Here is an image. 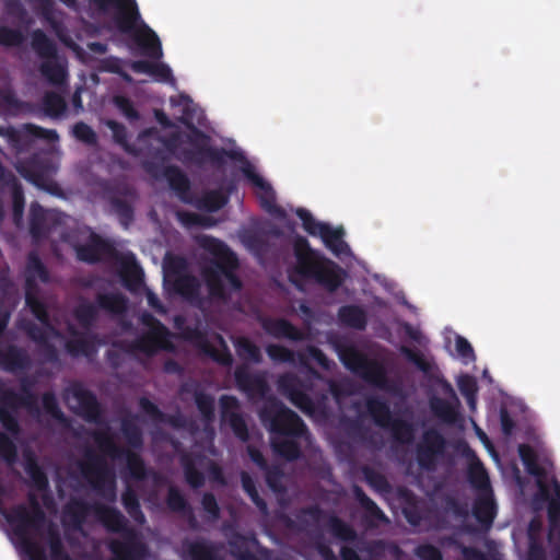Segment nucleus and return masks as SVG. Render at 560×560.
I'll list each match as a JSON object with an SVG mask.
<instances>
[{
	"label": "nucleus",
	"instance_id": "obj_1",
	"mask_svg": "<svg viewBox=\"0 0 560 560\" xmlns=\"http://www.w3.org/2000/svg\"><path fill=\"white\" fill-rule=\"evenodd\" d=\"M5 523L1 526L7 532L13 545L23 556V560H45L42 542L49 546L50 560H69L59 549L50 526H48L39 510L31 505L27 511L4 515Z\"/></svg>",
	"mask_w": 560,
	"mask_h": 560
},
{
	"label": "nucleus",
	"instance_id": "obj_2",
	"mask_svg": "<svg viewBox=\"0 0 560 560\" xmlns=\"http://www.w3.org/2000/svg\"><path fill=\"white\" fill-rule=\"evenodd\" d=\"M95 9L107 11L115 8L118 13L119 27L130 33L147 55L156 59L163 56L160 38L141 19L135 0H90Z\"/></svg>",
	"mask_w": 560,
	"mask_h": 560
},
{
	"label": "nucleus",
	"instance_id": "obj_3",
	"mask_svg": "<svg viewBox=\"0 0 560 560\" xmlns=\"http://www.w3.org/2000/svg\"><path fill=\"white\" fill-rule=\"evenodd\" d=\"M295 259L296 265L289 277L296 284L304 278H313L334 289L342 280L341 271L332 262L324 259L318 253L310 249L303 241H300L295 246Z\"/></svg>",
	"mask_w": 560,
	"mask_h": 560
},
{
	"label": "nucleus",
	"instance_id": "obj_4",
	"mask_svg": "<svg viewBox=\"0 0 560 560\" xmlns=\"http://www.w3.org/2000/svg\"><path fill=\"white\" fill-rule=\"evenodd\" d=\"M207 249L215 259L218 270L207 273L206 281L212 294H223L225 287L237 289L238 282L233 276L231 269L236 265L234 255L219 241L207 240Z\"/></svg>",
	"mask_w": 560,
	"mask_h": 560
},
{
	"label": "nucleus",
	"instance_id": "obj_5",
	"mask_svg": "<svg viewBox=\"0 0 560 560\" xmlns=\"http://www.w3.org/2000/svg\"><path fill=\"white\" fill-rule=\"evenodd\" d=\"M520 455L528 471L537 477L540 495L548 504L549 516L553 523L560 512V487L549 477L548 465H538L537 454L532 447L520 446Z\"/></svg>",
	"mask_w": 560,
	"mask_h": 560
},
{
	"label": "nucleus",
	"instance_id": "obj_6",
	"mask_svg": "<svg viewBox=\"0 0 560 560\" xmlns=\"http://www.w3.org/2000/svg\"><path fill=\"white\" fill-rule=\"evenodd\" d=\"M296 215L301 219L304 230L312 235L320 237L336 256L349 255V248L342 240L341 229H334L325 223L315 221L312 214L302 208L296 209Z\"/></svg>",
	"mask_w": 560,
	"mask_h": 560
},
{
	"label": "nucleus",
	"instance_id": "obj_7",
	"mask_svg": "<svg viewBox=\"0 0 560 560\" xmlns=\"http://www.w3.org/2000/svg\"><path fill=\"white\" fill-rule=\"evenodd\" d=\"M241 170L246 176L248 183L254 188L256 195L260 199L264 208L268 211H277L279 214L287 217V212L276 205L275 191L270 184L257 172L256 167L247 162L241 161Z\"/></svg>",
	"mask_w": 560,
	"mask_h": 560
},
{
	"label": "nucleus",
	"instance_id": "obj_8",
	"mask_svg": "<svg viewBox=\"0 0 560 560\" xmlns=\"http://www.w3.org/2000/svg\"><path fill=\"white\" fill-rule=\"evenodd\" d=\"M184 262L179 258L166 257L163 265L164 283L166 288L183 295H191L195 280L188 277L184 271Z\"/></svg>",
	"mask_w": 560,
	"mask_h": 560
},
{
	"label": "nucleus",
	"instance_id": "obj_9",
	"mask_svg": "<svg viewBox=\"0 0 560 560\" xmlns=\"http://www.w3.org/2000/svg\"><path fill=\"white\" fill-rule=\"evenodd\" d=\"M143 325L144 337L139 345L143 351L152 352L156 349H166L171 346L164 327L151 318H144Z\"/></svg>",
	"mask_w": 560,
	"mask_h": 560
},
{
	"label": "nucleus",
	"instance_id": "obj_10",
	"mask_svg": "<svg viewBox=\"0 0 560 560\" xmlns=\"http://www.w3.org/2000/svg\"><path fill=\"white\" fill-rule=\"evenodd\" d=\"M34 44L43 55H47L49 57L43 65L44 74L54 82H61L65 77L63 66L55 56H52V48L46 37L42 34L36 35Z\"/></svg>",
	"mask_w": 560,
	"mask_h": 560
},
{
	"label": "nucleus",
	"instance_id": "obj_11",
	"mask_svg": "<svg viewBox=\"0 0 560 560\" xmlns=\"http://www.w3.org/2000/svg\"><path fill=\"white\" fill-rule=\"evenodd\" d=\"M275 407L277 415L269 423L272 431L285 435H295L302 432V423L296 415L285 408Z\"/></svg>",
	"mask_w": 560,
	"mask_h": 560
},
{
	"label": "nucleus",
	"instance_id": "obj_12",
	"mask_svg": "<svg viewBox=\"0 0 560 560\" xmlns=\"http://www.w3.org/2000/svg\"><path fill=\"white\" fill-rule=\"evenodd\" d=\"M444 339L445 347L453 357L464 363H469L475 360L474 350L464 337L457 335L452 329H445Z\"/></svg>",
	"mask_w": 560,
	"mask_h": 560
},
{
	"label": "nucleus",
	"instance_id": "obj_13",
	"mask_svg": "<svg viewBox=\"0 0 560 560\" xmlns=\"http://www.w3.org/2000/svg\"><path fill=\"white\" fill-rule=\"evenodd\" d=\"M136 72L148 74L159 82H173L171 68L162 62L138 61L132 65Z\"/></svg>",
	"mask_w": 560,
	"mask_h": 560
},
{
	"label": "nucleus",
	"instance_id": "obj_14",
	"mask_svg": "<svg viewBox=\"0 0 560 560\" xmlns=\"http://www.w3.org/2000/svg\"><path fill=\"white\" fill-rule=\"evenodd\" d=\"M0 420L8 431V433L0 434V454L7 459L11 460L14 454V445L11 435L15 432V421L7 416L4 412H0Z\"/></svg>",
	"mask_w": 560,
	"mask_h": 560
},
{
	"label": "nucleus",
	"instance_id": "obj_15",
	"mask_svg": "<svg viewBox=\"0 0 560 560\" xmlns=\"http://www.w3.org/2000/svg\"><path fill=\"white\" fill-rule=\"evenodd\" d=\"M121 276L131 290H137L142 283V270L132 256H127L121 269Z\"/></svg>",
	"mask_w": 560,
	"mask_h": 560
},
{
	"label": "nucleus",
	"instance_id": "obj_16",
	"mask_svg": "<svg viewBox=\"0 0 560 560\" xmlns=\"http://www.w3.org/2000/svg\"><path fill=\"white\" fill-rule=\"evenodd\" d=\"M458 387L463 395L466 396L469 408L471 411L476 410V393L477 384L474 377L468 375H462L457 381Z\"/></svg>",
	"mask_w": 560,
	"mask_h": 560
},
{
	"label": "nucleus",
	"instance_id": "obj_17",
	"mask_svg": "<svg viewBox=\"0 0 560 560\" xmlns=\"http://www.w3.org/2000/svg\"><path fill=\"white\" fill-rule=\"evenodd\" d=\"M342 322L353 327H362L364 324V315L362 311L354 306L343 307L340 311Z\"/></svg>",
	"mask_w": 560,
	"mask_h": 560
},
{
	"label": "nucleus",
	"instance_id": "obj_18",
	"mask_svg": "<svg viewBox=\"0 0 560 560\" xmlns=\"http://www.w3.org/2000/svg\"><path fill=\"white\" fill-rule=\"evenodd\" d=\"M476 517L483 524H488L494 516V505L490 498L481 500L475 509Z\"/></svg>",
	"mask_w": 560,
	"mask_h": 560
},
{
	"label": "nucleus",
	"instance_id": "obj_19",
	"mask_svg": "<svg viewBox=\"0 0 560 560\" xmlns=\"http://www.w3.org/2000/svg\"><path fill=\"white\" fill-rule=\"evenodd\" d=\"M267 330L279 337L298 338V331L284 320H277L269 323L266 326Z\"/></svg>",
	"mask_w": 560,
	"mask_h": 560
},
{
	"label": "nucleus",
	"instance_id": "obj_20",
	"mask_svg": "<svg viewBox=\"0 0 560 560\" xmlns=\"http://www.w3.org/2000/svg\"><path fill=\"white\" fill-rule=\"evenodd\" d=\"M280 436H275L272 439L273 446L276 450L288 458H293L298 455V448L292 439L285 438L283 442L279 441Z\"/></svg>",
	"mask_w": 560,
	"mask_h": 560
},
{
	"label": "nucleus",
	"instance_id": "obj_21",
	"mask_svg": "<svg viewBox=\"0 0 560 560\" xmlns=\"http://www.w3.org/2000/svg\"><path fill=\"white\" fill-rule=\"evenodd\" d=\"M433 409L445 421H453L456 418V410L452 406H440L439 402H434Z\"/></svg>",
	"mask_w": 560,
	"mask_h": 560
},
{
	"label": "nucleus",
	"instance_id": "obj_22",
	"mask_svg": "<svg viewBox=\"0 0 560 560\" xmlns=\"http://www.w3.org/2000/svg\"><path fill=\"white\" fill-rule=\"evenodd\" d=\"M27 471H28L30 476L32 477L33 482L36 485V487L38 489L44 488V486L46 485L45 477L33 463H30L27 465Z\"/></svg>",
	"mask_w": 560,
	"mask_h": 560
},
{
	"label": "nucleus",
	"instance_id": "obj_23",
	"mask_svg": "<svg viewBox=\"0 0 560 560\" xmlns=\"http://www.w3.org/2000/svg\"><path fill=\"white\" fill-rule=\"evenodd\" d=\"M341 360L345 362L347 366H349L352 370H359L362 365V358L354 352L350 353H342Z\"/></svg>",
	"mask_w": 560,
	"mask_h": 560
},
{
	"label": "nucleus",
	"instance_id": "obj_24",
	"mask_svg": "<svg viewBox=\"0 0 560 560\" xmlns=\"http://www.w3.org/2000/svg\"><path fill=\"white\" fill-rule=\"evenodd\" d=\"M73 133L77 138L83 141H92L94 138L93 131L86 125L79 124L73 128Z\"/></svg>",
	"mask_w": 560,
	"mask_h": 560
},
{
	"label": "nucleus",
	"instance_id": "obj_25",
	"mask_svg": "<svg viewBox=\"0 0 560 560\" xmlns=\"http://www.w3.org/2000/svg\"><path fill=\"white\" fill-rule=\"evenodd\" d=\"M27 304L28 306L31 307L32 312L34 313L35 317L40 322V323H45V311H44V307L43 305L33 300L31 296H27Z\"/></svg>",
	"mask_w": 560,
	"mask_h": 560
},
{
	"label": "nucleus",
	"instance_id": "obj_26",
	"mask_svg": "<svg viewBox=\"0 0 560 560\" xmlns=\"http://www.w3.org/2000/svg\"><path fill=\"white\" fill-rule=\"evenodd\" d=\"M268 353L271 359L277 361H285L290 359V353L285 349L278 346H270L268 348Z\"/></svg>",
	"mask_w": 560,
	"mask_h": 560
},
{
	"label": "nucleus",
	"instance_id": "obj_27",
	"mask_svg": "<svg viewBox=\"0 0 560 560\" xmlns=\"http://www.w3.org/2000/svg\"><path fill=\"white\" fill-rule=\"evenodd\" d=\"M20 37L16 33L9 30H0V43L5 45H14L19 42Z\"/></svg>",
	"mask_w": 560,
	"mask_h": 560
},
{
	"label": "nucleus",
	"instance_id": "obj_28",
	"mask_svg": "<svg viewBox=\"0 0 560 560\" xmlns=\"http://www.w3.org/2000/svg\"><path fill=\"white\" fill-rule=\"evenodd\" d=\"M102 517L106 525L113 529H117L120 525V517L114 511H108L107 514Z\"/></svg>",
	"mask_w": 560,
	"mask_h": 560
},
{
	"label": "nucleus",
	"instance_id": "obj_29",
	"mask_svg": "<svg viewBox=\"0 0 560 560\" xmlns=\"http://www.w3.org/2000/svg\"><path fill=\"white\" fill-rule=\"evenodd\" d=\"M189 138L191 143L199 150H202L207 144L206 137L199 131L191 130Z\"/></svg>",
	"mask_w": 560,
	"mask_h": 560
},
{
	"label": "nucleus",
	"instance_id": "obj_30",
	"mask_svg": "<svg viewBox=\"0 0 560 560\" xmlns=\"http://www.w3.org/2000/svg\"><path fill=\"white\" fill-rule=\"evenodd\" d=\"M419 555L428 560H440V555L436 549L432 547H423L419 550Z\"/></svg>",
	"mask_w": 560,
	"mask_h": 560
},
{
	"label": "nucleus",
	"instance_id": "obj_31",
	"mask_svg": "<svg viewBox=\"0 0 560 560\" xmlns=\"http://www.w3.org/2000/svg\"><path fill=\"white\" fill-rule=\"evenodd\" d=\"M292 401L298 407H300L302 410H304L306 412L311 411L310 401H308V399L305 396H302V395L293 396L292 397Z\"/></svg>",
	"mask_w": 560,
	"mask_h": 560
},
{
	"label": "nucleus",
	"instance_id": "obj_32",
	"mask_svg": "<svg viewBox=\"0 0 560 560\" xmlns=\"http://www.w3.org/2000/svg\"><path fill=\"white\" fill-rule=\"evenodd\" d=\"M240 351L244 354L246 353L247 357L250 359L256 358L257 349L247 341H245L241 345Z\"/></svg>",
	"mask_w": 560,
	"mask_h": 560
},
{
	"label": "nucleus",
	"instance_id": "obj_33",
	"mask_svg": "<svg viewBox=\"0 0 560 560\" xmlns=\"http://www.w3.org/2000/svg\"><path fill=\"white\" fill-rule=\"evenodd\" d=\"M472 424H474L476 434L479 438V440L481 441V443L486 446V448L489 452H492L490 442H489L487 435L485 434V432L475 422H472Z\"/></svg>",
	"mask_w": 560,
	"mask_h": 560
},
{
	"label": "nucleus",
	"instance_id": "obj_34",
	"mask_svg": "<svg viewBox=\"0 0 560 560\" xmlns=\"http://www.w3.org/2000/svg\"><path fill=\"white\" fill-rule=\"evenodd\" d=\"M25 511H27V509H24V508H19V509H13L11 511H7L2 505H0V525L2 523H5L4 515H13L15 512L18 514L19 512H25Z\"/></svg>",
	"mask_w": 560,
	"mask_h": 560
},
{
	"label": "nucleus",
	"instance_id": "obj_35",
	"mask_svg": "<svg viewBox=\"0 0 560 560\" xmlns=\"http://www.w3.org/2000/svg\"><path fill=\"white\" fill-rule=\"evenodd\" d=\"M43 404L46 408V410L48 412H51L54 413V409H55V399L52 396H49V395H46L44 398H43Z\"/></svg>",
	"mask_w": 560,
	"mask_h": 560
},
{
	"label": "nucleus",
	"instance_id": "obj_36",
	"mask_svg": "<svg viewBox=\"0 0 560 560\" xmlns=\"http://www.w3.org/2000/svg\"><path fill=\"white\" fill-rule=\"evenodd\" d=\"M223 203H224V199L222 197H218L214 202H211L208 205V208L210 210H214V209L220 208Z\"/></svg>",
	"mask_w": 560,
	"mask_h": 560
},
{
	"label": "nucleus",
	"instance_id": "obj_37",
	"mask_svg": "<svg viewBox=\"0 0 560 560\" xmlns=\"http://www.w3.org/2000/svg\"><path fill=\"white\" fill-rule=\"evenodd\" d=\"M147 299H148V303L152 306V307H158L156 305V299L154 296V294L150 291H147Z\"/></svg>",
	"mask_w": 560,
	"mask_h": 560
},
{
	"label": "nucleus",
	"instance_id": "obj_38",
	"mask_svg": "<svg viewBox=\"0 0 560 560\" xmlns=\"http://www.w3.org/2000/svg\"><path fill=\"white\" fill-rule=\"evenodd\" d=\"M78 256L83 259V260H92L95 258L94 255H89V254H85L83 250L79 249L78 252Z\"/></svg>",
	"mask_w": 560,
	"mask_h": 560
},
{
	"label": "nucleus",
	"instance_id": "obj_39",
	"mask_svg": "<svg viewBox=\"0 0 560 560\" xmlns=\"http://www.w3.org/2000/svg\"><path fill=\"white\" fill-rule=\"evenodd\" d=\"M89 48H90L92 51H100V52H102V51H103V46H102V45H98V44H91V45H89Z\"/></svg>",
	"mask_w": 560,
	"mask_h": 560
},
{
	"label": "nucleus",
	"instance_id": "obj_40",
	"mask_svg": "<svg viewBox=\"0 0 560 560\" xmlns=\"http://www.w3.org/2000/svg\"><path fill=\"white\" fill-rule=\"evenodd\" d=\"M84 402H85L86 407L90 408L94 405V399L91 396L85 395Z\"/></svg>",
	"mask_w": 560,
	"mask_h": 560
},
{
	"label": "nucleus",
	"instance_id": "obj_41",
	"mask_svg": "<svg viewBox=\"0 0 560 560\" xmlns=\"http://www.w3.org/2000/svg\"><path fill=\"white\" fill-rule=\"evenodd\" d=\"M502 425H503V429L509 432V427H508V419H506V416L505 415H502Z\"/></svg>",
	"mask_w": 560,
	"mask_h": 560
},
{
	"label": "nucleus",
	"instance_id": "obj_42",
	"mask_svg": "<svg viewBox=\"0 0 560 560\" xmlns=\"http://www.w3.org/2000/svg\"><path fill=\"white\" fill-rule=\"evenodd\" d=\"M315 357H316V360L322 363L323 365H326L325 363V359L323 358V355L320 353H315Z\"/></svg>",
	"mask_w": 560,
	"mask_h": 560
},
{
	"label": "nucleus",
	"instance_id": "obj_43",
	"mask_svg": "<svg viewBox=\"0 0 560 560\" xmlns=\"http://www.w3.org/2000/svg\"><path fill=\"white\" fill-rule=\"evenodd\" d=\"M244 487L246 488V490H247L248 492H250V488H249V486H248L247 481H245V480H244Z\"/></svg>",
	"mask_w": 560,
	"mask_h": 560
},
{
	"label": "nucleus",
	"instance_id": "obj_44",
	"mask_svg": "<svg viewBox=\"0 0 560 560\" xmlns=\"http://www.w3.org/2000/svg\"><path fill=\"white\" fill-rule=\"evenodd\" d=\"M185 120L190 124L192 121V118H190L188 115L185 117Z\"/></svg>",
	"mask_w": 560,
	"mask_h": 560
},
{
	"label": "nucleus",
	"instance_id": "obj_45",
	"mask_svg": "<svg viewBox=\"0 0 560 560\" xmlns=\"http://www.w3.org/2000/svg\"><path fill=\"white\" fill-rule=\"evenodd\" d=\"M211 503H212V499L211 498L206 499V504L210 505Z\"/></svg>",
	"mask_w": 560,
	"mask_h": 560
},
{
	"label": "nucleus",
	"instance_id": "obj_46",
	"mask_svg": "<svg viewBox=\"0 0 560 560\" xmlns=\"http://www.w3.org/2000/svg\"><path fill=\"white\" fill-rule=\"evenodd\" d=\"M201 116H202V114L200 113V114L198 115V117H197V121H198V122H200Z\"/></svg>",
	"mask_w": 560,
	"mask_h": 560
},
{
	"label": "nucleus",
	"instance_id": "obj_47",
	"mask_svg": "<svg viewBox=\"0 0 560 560\" xmlns=\"http://www.w3.org/2000/svg\"><path fill=\"white\" fill-rule=\"evenodd\" d=\"M59 37H61V40L67 42V38L62 37V34H59Z\"/></svg>",
	"mask_w": 560,
	"mask_h": 560
},
{
	"label": "nucleus",
	"instance_id": "obj_48",
	"mask_svg": "<svg viewBox=\"0 0 560 560\" xmlns=\"http://www.w3.org/2000/svg\"><path fill=\"white\" fill-rule=\"evenodd\" d=\"M59 37H61V40L67 42V38L62 37V34H59Z\"/></svg>",
	"mask_w": 560,
	"mask_h": 560
},
{
	"label": "nucleus",
	"instance_id": "obj_49",
	"mask_svg": "<svg viewBox=\"0 0 560 560\" xmlns=\"http://www.w3.org/2000/svg\"><path fill=\"white\" fill-rule=\"evenodd\" d=\"M59 37H61V40L67 42V38L62 37V34H59Z\"/></svg>",
	"mask_w": 560,
	"mask_h": 560
},
{
	"label": "nucleus",
	"instance_id": "obj_50",
	"mask_svg": "<svg viewBox=\"0 0 560 560\" xmlns=\"http://www.w3.org/2000/svg\"><path fill=\"white\" fill-rule=\"evenodd\" d=\"M345 559H346V560H351L350 558H348V555H347V553H345Z\"/></svg>",
	"mask_w": 560,
	"mask_h": 560
}]
</instances>
